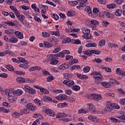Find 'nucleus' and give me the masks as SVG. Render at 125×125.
I'll list each match as a JSON object with an SVG mask.
<instances>
[{
    "label": "nucleus",
    "mask_w": 125,
    "mask_h": 125,
    "mask_svg": "<svg viewBox=\"0 0 125 125\" xmlns=\"http://www.w3.org/2000/svg\"><path fill=\"white\" fill-rule=\"evenodd\" d=\"M71 41H72V40H71V38H67L64 39L65 43H68L69 42H71Z\"/></svg>",
    "instance_id": "62"
},
{
    "label": "nucleus",
    "mask_w": 125,
    "mask_h": 125,
    "mask_svg": "<svg viewBox=\"0 0 125 125\" xmlns=\"http://www.w3.org/2000/svg\"><path fill=\"white\" fill-rule=\"evenodd\" d=\"M42 36L43 38H48L50 36V34L48 33L43 32H42Z\"/></svg>",
    "instance_id": "39"
},
{
    "label": "nucleus",
    "mask_w": 125,
    "mask_h": 125,
    "mask_svg": "<svg viewBox=\"0 0 125 125\" xmlns=\"http://www.w3.org/2000/svg\"><path fill=\"white\" fill-rule=\"evenodd\" d=\"M6 68L8 71H14V68L11 65H6Z\"/></svg>",
    "instance_id": "34"
},
{
    "label": "nucleus",
    "mask_w": 125,
    "mask_h": 125,
    "mask_svg": "<svg viewBox=\"0 0 125 125\" xmlns=\"http://www.w3.org/2000/svg\"><path fill=\"white\" fill-rule=\"evenodd\" d=\"M70 59H73V56L67 55L65 56V60H66V61L70 60Z\"/></svg>",
    "instance_id": "53"
},
{
    "label": "nucleus",
    "mask_w": 125,
    "mask_h": 125,
    "mask_svg": "<svg viewBox=\"0 0 125 125\" xmlns=\"http://www.w3.org/2000/svg\"><path fill=\"white\" fill-rule=\"evenodd\" d=\"M89 96H91L92 98H93L96 101H99V100H101L102 99V96L101 95L97 94H90Z\"/></svg>",
    "instance_id": "4"
},
{
    "label": "nucleus",
    "mask_w": 125,
    "mask_h": 125,
    "mask_svg": "<svg viewBox=\"0 0 125 125\" xmlns=\"http://www.w3.org/2000/svg\"><path fill=\"white\" fill-rule=\"evenodd\" d=\"M1 111H2V112H3L4 113H8V111H7V110H6L4 107H0V112H1Z\"/></svg>",
    "instance_id": "56"
},
{
    "label": "nucleus",
    "mask_w": 125,
    "mask_h": 125,
    "mask_svg": "<svg viewBox=\"0 0 125 125\" xmlns=\"http://www.w3.org/2000/svg\"><path fill=\"white\" fill-rule=\"evenodd\" d=\"M20 68H22L23 69H26V68H29V65L25 64V63H22L19 65Z\"/></svg>",
    "instance_id": "29"
},
{
    "label": "nucleus",
    "mask_w": 125,
    "mask_h": 125,
    "mask_svg": "<svg viewBox=\"0 0 125 125\" xmlns=\"http://www.w3.org/2000/svg\"><path fill=\"white\" fill-rule=\"evenodd\" d=\"M65 92L66 94H67L68 95H71L72 94V90L69 89L65 90Z\"/></svg>",
    "instance_id": "58"
},
{
    "label": "nucleus",
    "mask_w": 125,
    "mask_h": 125,
    "mask_svg": "<svg viewBox=\"0 0 125 125\" xmlns=\"http://www.w3.org/2000/svg\"><path fill=\"white\" fill-rule=\"evenodd\" d=\"M27 92L28 93H30L31 94H33L34 95V94H36V90L35 89H33L32 87H30L28 91H27Z\"/></svg>",
    "instance_id": "23"
},
{
    "label": "nucleus",
    "mask_w": 125,
    "mask_h": 125,
    "mask_svg": "<svg viewBox=\"0 0 125 125\" xmlns=\"http://www.w3.org/2000/svg\"><path fill=\"white\" fill-rule=\"evenodd\" d=\"M64 78L66 79V80H69L70 78H72V75L71 74H69L68 73H65Z\"/></svg>",
    "instance_id": "45"
},
{
    "label": "nucleus",
    "mask_w": 125,
    "mask_h": 125,
    "mask_svg": "<svg viewBox=\"0 0 125 125\" xmlns=\"http://www.w3.org/2000/svg\"><path fill=\"white\" fill-rule=\"evenodd\" d=\"M104 110L106 111V112H111L112 110H113V108L110 107L109 105H107L104 108Z\"/></svg>",
    "instance_id": "28"
},
{
    "label": "nucleus",
    "mask_w": 125,
    "mask_h": 125,
    "mask_svg": "<svg viewBox=\"0 0 125 125\" xmlns=\"http://www.w3.org/2000/svg\"><path fill=\"white\" fill-rule=\"evenodd\" d=\"M26 108H27L28 110H31V111H36V110H37V107L31 103L27 104Z\"/></svg>",
    "instance_id": "5"
},
{
    "label": "nucleus",
    "mask_w": 125,
    "mask_h": 125,
    "mask_svg": "<svg viewBox=\"0 0 125 125\" xmlns=\"http://www.w3.org/2000/svg\"><path fill=\"white\" fill-rule=\"evenodd\" d=\"M66 116L67 114L65 113H59L57 114L56 118H58V119H60V118L63 119V118L66 117Z\"/></svg>",
    "instance_id": "12"
},
{
    "label": "nucleus",
    "mask_w": 125,
    "mask_h": 125,
    "mask_svg": "<svg viewBox=\"0 0 125 125\" xmlns=\"http://www.w3.org/2000/svg\"><path fill=\"white\" fill-rule=\"evenodd\" d=\"M93 78H94L95 79H101H101H102V78H103V76H102V75L100 74L98 75L94 76Z\"/></svg>",
    "instance_id": "52"
},
{
    "label": "nucleus",
    "mask_w": 125,
    "mask_h": 125,
    "mask_svg": "<svg viewBox=\"0 0 125 125\" xmlns=\"http://www.w3.org/2000/svg\"><path fill=\"white\" fill-rule=\"evenodd\" d=\"M110 119L111 120L110 122H111V123H118V119L115 118L111 117Z\"/></svg>",
    "instance_id": "55"
},
{
    "label": "nucleus",
    "mask_w": 125,
    "mask_h": 125,
    "mask_svg": "<svg viewBox=\"0 0 125 125\" xmlns=\"http://www.w3.org/2000/svg\"><path fill=\"white\" fill-rule=\"evenodd\" d=\"M110 105V107L114 108V109H120V106H119L117 104H111Z\"/></svg>",
    "instance_id": "25"
},
{
    "label": "nucleus",
    "mask_w": 125,
    "mask_h": 125,
    "mask_svg": "<svg viewBox=\"0 0 125 125\" xmlns=\"http://www.w3.org/2000/svg\"><path fill=\"white\" fill-rule=\"evenodd\" d=\"M85 11H86V12H87V13H88L89 14H90L92 12L91 8H90V7L89 6H86L85 7Z\"/></svg>",
    "instance_id": "26"
},
{
    "label": "nucleus",
    "mask_w": 125,
    "mask_h": 125,
    "mask_svg": "<svg viewBox=\"0 0 125 125\" xmlns=\"http://www.w3.org/2000/svg\"><path fill=\"white\" fill-rule=\"evenodd\" d=\"M91 52H92V53H94L95 54H97V55L101 54V52H100V51L99 50H92Z\"/></svg>",
    "instance_id": "37"
},
{
    "label": "nucleus",
    "mask_w": 125,
    "mask_h": 125,
    "mask_svg": "<svg viewBox=\"0 0 125 125\" xmlns=\"http://www.w3.org/2000/svg\"><path fill=\"white\" fill-rule=\"evenodd\" d=\"M44 44L45 47H52V45L50 44V43L47 42H44Z\"/></svg>",
    "instance_id": "33"
},
{
    "label": "nucleus",
    "mask_w": 125,
    "mask_h": 125,
    "mask_svg": "<svg viewBox=\"0 0 125 125\" xmlns=\"http://www.w3.org/2000/svg\"><path fill=\"white\" fill-rule=\"evenodd\" d=\"M72 42H73L75 43V44H80L81 43V41L80 40L77 39V40H72Z\"/></svg>",
    "instance_id": "44"
},
{
    "label": "nucleus",
    "mask_w": 125,
    "mask_h": 125,
    "mask_svg": "<svg viewBox=\"0 0 125 125\" xmlns=\"http://www.w3.org/2000/svg\"><path fill=\"white\" fill-rule=\"evenodd\" d=\"M21 114L20 113H18L17 112H15L14 113H13L12 114V117H13V118H18L19 117H20V116H21Z\"/></svg>",
    "instance_id": "32"
},
{
    "label": "nucleus",
    "mask_w": 125,
    "mask_h": 125,
    "mask_svg": "<svg viewBox=\"0 0 125 125\" xmlns=\"http://www.w3.org/2000/svg\"><path fill=\"white\" fill-rule=\"evenodd\" d=\"M58 69L59 70H65L66 69V66H65V64H64V63H63V64L60 65Z\"/></svg>",
    "instance_id": "48"
},
{
    "label": "nucleus",
    "mask_w": 125,
    "mask_h": 125,
    "mask_svg": "<svg viewBox=\"0 0 125 125\" xmlns=\"http://www.w3.org/2000/svg\"><path fill=\"white\" fill-rule=\"evenodd\" d=\"M53 81V76H49L47 78V82L48 83L49 82H52Z\"/></svg>",
    "instance_id": "57"
},
{
    "label": "nucleus",
    "mask_w": 125,
    "mask_h": 125,
    "mask_svg": "<svg viewBox=\"0 0 125 125\" xmlns=\"http://www.w3.org/2000/svg\"><path fill=\"white\" fill-rule=\"evenodd\" d=\"M123 0H114V3H116V4H122V3H123Z\"/></svg>",
    "instance_id": "47"
},
{
    "label": "nucleus",
    "mask_w": 125,
    "mask_h": 125,
    "mask_svg": "<svg viewBox=\"0 0 125 125\" xmlns=\"http://www.w3.org/2000/svg\"><path fill=\"white\" fill-rule=\"evenodd\" d=\"M109 82L110 83H112V84H117L119 85L120 84V82L116 81V80L114 79L113 78H111L109 79Z\"/></svg>",
    "instance_id": "13"
},
{
    "label": "nucleus",
    "mask_w": 125,
    "mask_h": 125,
    "mask_svg": "<svg viewBox=\"0 0 125 125\" xmlns=\"http://www.w3.org/2000/svg\"><path fill=\"white\" fill-rule=\"evenodd\" d=\"M14 13L16 15V16L18 17L19 16V15H20V12H19V11H18V10H17V9H15L14 10Z\"/></svg>",
    "instance_id": "60"
},
{
    "label": "nucleus",
    "mask_w": 125,
    "mask_h": 125,
    "mask_svg": "<svg viewBox=\"0 0 125 125\" xmlns=\"http://www.w3.org/2000/svg\"><path fill=\"white\" fill-rule=\"evenodd\" d=\"M0 77L1 78H7V77H8V75H7V74L6 73H2L0 74Z\"/></svg>",
    "instance_id": "61"
},
{
    "label": "nucleus",
    "mask_w": 125,
    "mask_h": 125,
    "mask_svg": "<svg viewBox=\"0 0 125 125\" xmlns=\"http://www.w3.org/2000/svg\"><path fill=\"white\" fill-rule=\"evenodd\" d=\"M41 100L43 102H52V99L48 96L43 97Z\"/></svg>",
    "instance_id": "6"
},
{
    "label": "nucleus",
    "mask_w": 125,
    "mask_h": 125,
    "mask_svg": "<svg viewBox=\"0 0 125 125\" xmlns=\"http://www.w3.org/2000/svg\"><path fill=\"white\" fill-rule=\"evenodd\" d=\"M116 74L125 77V72L123 71V70H121L120 68H117Z\"/></svg>",
    "instance_id": "16"
},
{
    "label": "nucleus",
    "mask_w": 125,
    "mask_h": 125,
    "mask_svg": "<svg viewBox=\"0 0 125 125\" xmlns=\"http://www.w3.org/2000/svg\"><path fill=\"white\" fill-rule=\"evenodd\" d=\"M40 91H41V92H42V93H44V94H48V93H49V91H48V90L45 89L43 88L42 89L41 88Z\"/></svg>",
    "instance_id": "31"
},
{
    "label": "nucleus",
    "mask_w": 125,
    "mask_h": 125,
    "mask_svg": "<svg viewBox=\"0 0 125 125\" xmlns=\"http://www.w3.org/2000/svg\"><path fill=\"white\" fill-rule=\"evenodd\" d=\"M51 42L53 44H57L58 43V40L55 38L52 39Z\"/></svg>",
    "instance_id": "38"
},
{
    "label": "nucleus",
    "mask_w": 125,
    "mask_h": 125,
    "mask_svg": "<svg viewBox=\"0 0 125 125\" xmlns=\"http://www.w3.org/2000/svg\"><path fill=\"white\" fill-rule=\"evenodd\" d=\"M91 16L92 17V18H96L97 17H98V14L96 13H91Z\"/></svg>",
    "instance_id": "49"
},
{
    "label": "nucleus",
    "mask_w": 125,
    "mask_h": 125,
    "mask_svg": "<svg viewBox=\"0 0 125 125\" xmlns=\"http://www.w3.org/2000/svg\"><path fill=\"white\" fill-rule=\"evenodd\" d=\"M17 81L18 83H26V80L24 78L19 77L17 78Z\"/></svg>",
    "instance_id": "15"
},
{
    "label": "nucleus",
    "mask_w": 125,
    "mask_h": 125,
    "mask_svg": "<svg viewBox=\"0 0 125 125\" xmlns=\"http://www.w3.org/2000/svg\"><path fill=\"white\" fill-rule=\"evenodd\" d=\"M21 115H23V114H29V111L27 109H24L21 111Z\"/></svg>",
    "instance_id": "59"
},
{
    "label": "nucleus",
    "mask_w": 125,
    "mask_h": 125,
    "mask_svg": "<svg viewBox=\"0 0 125 125\" xmlns=\"http://www.w3.org/2000/svg\"><path fill=\"white\" fill-rule=\"evenodd\" d=\"M120 103L122 105H125V99H121Z\"/></svg>",
    "instance_id": "64"
},
{
    "label": "nucleus",
    "mask_w": 125,
    "mask_h": 125,
    "mask_svg": "<svg viewBox=\"0 0 125 125\" xmlns=\"http://www.w3.org/2000/svg\"><path fill=\"white\" fill-rule=\"evenodd\" d=\"M36 70H39V71H41L42 70V67L38 66H34L33 67H31L29 68V71L30 72H33V71H36Z\"/></svg>",
    "instance_id": "9"
},
{
    "label": "nucleus",
    "mask_w": 125,
    "mask_h": 125,
    "mask_svg": "<svg viewBox=\"0 0 125 125\" xmlns=\"http://www.w3.org/2000/svg\"><path fill=\"white\" fill-rule=\"evenodd\" d=\"M83 71H84V73H88V71H90V67L88 66H85L83 69Z\"/></svg>",
    "instance_id": "42"
},
{
    "label": "nucleus",
    "mask_w": 125,
    "mask_h": 125,
    "mask_svg": "<svg viewBox=\"0 0 125 125\" xmlns=\"http://www.w3.org/2000/svg\"><path fill=\"white\" fill-rule=\"evenodd\" d=\"M55 57H61V58H64L65 57V55L62 52H60L59 54H56L54 55Z\"/></svg>",
    "instance_id": "21"
},
{
    "label": "nucleus",
    "mask_w": 125,
    "mask_h": 125,
    "mask_svg": "<svg viewBox=\"0 0 125 125\" xmlns=\"http://www.w3.org/2000/svg\"><path fill=\"white\" fill-rule=\"evenodd\" d=\"M47 58L48 61H50L51 65H56L58 63V61L56 60V58L51 55H48Z\"/></svg>",
    "instance_id": "1"
},
{
    "label": "nucleus",
    "mask_w": 125,
    "mask_h": 125,
    "mask_svg": "<svg viewBox=\"0 0 125 125\" xmlns=\"http://www.w3.org/2000/svg\"><path fill=\"white\" fill-rule=\"evenodd\" d=\"M83 33L84 34V39H86L87 40H89L91 39V34H90V30L87 28H84L83 30Z\"/></svg>",
    "instance_id": "2"
},
{
    "label": "nucleus",
    "mask_w": 125,
    "mask_h": 125,
    "mask_svg": "<svg viewBox=\"0 0 125 125\" xmlns=\"http://www.w3.org/2000/svg\"><path fill=\"white\" fill-rule=\"evenodd\" d=\"M114 14L116 15V16H122V14H123V11H122L121 9H118L116 10Z\"/></svg>",
    "instance_id": "14"
},
{
    "label": "nucleus",
    "mask_w": 125,
    "mask_h": 125,
    "mask_svg": "<svg viewBox=\"0 0 125 125\" xmlns=\"http://www.w3.org/2000/svg\"><path fill=\"white\" fill-rule=\"evenodd\" d=\"M104 15H105V16H106V17H108V18H112L111 15V14H110V13L109 12H104Z\"/></svg>",
    "instance_id": "40"
},
{
    "label": "nucleus",
    "mask_w": 125,
    "mask_h": 125,
    "mask_svg": "<svg viewBox=\"0 0 125 125\" xmlns=\"http://www.w3.org/2000/svg\"><path fill=\"white\" fill-rule=\"evenodd\" d=\"M15 34L17 37V38H18V39H23V33H21V32L19 31H16L15 32Z\"/></svg>",
    "instance_id": "10"
},
{
    "label": "nucleus",
    "mask_w": 125,
    "mask_h": 125,
    "mask_svg": "<svg viewBox=\"0 0 125 125\" xmlns=\"http://www.w3.org/2000/svg\"><path fill=\"white\" fill-rule=\"evenodd\" d=\"M52 18H53L55 20H58V19H59V16H58L57 15V14H53V15H52Z\"/></svg>",
    "instance_id": "46"
},
{
    "label": "nucleus",
    "mask_w": 125,
    "mask_h": 125,
    "mask_svg": "<svg viewBox=\"0 0 125 125\" xmlns=\"http://www.w3.org/2000/svg\"><path fill=\"white\" fill-rule=\"evenodd\" d=\"M88 109L91 112L92 114H98L99 113L98 111L95 109V106L91 104H88Z\"/></svg>",
    "instance_id": "3"
},
{
    "label": "nucleus",
    "mask_w": 125,
    "mask_h": 125,
    "mask_svg": "<svg viewBox=\"0 0 125 125\" xmlns=\"http://www.w3.org/2000/svg\"><path fill=\"white\" fill-rule=\"evenodd\" d=\"M33 118H35V119H37V118H39L41 120L43 119V117L42 116V115L38 113L34 114Z\"/></svg>",
    "instance_id": "27"
},
{
    "label": "nucleus",
    "mask_w": 125,
    "mask_h": 125,
    "mask_svg": "<svg viewBox=\"0 0 125 125\" xmlns=\"http://www.w3.org/2000/svg\"><path fill=\"white\" fill-rule=\"evenodd\" d=\"M5 33H6V34H7L8 35H11V34H13V29L5 30Z\"/></svg>",
    "instance_id": "36"
},
{
    "label": "nucleus",
    "mask_w": 125,
    "mask_h": 125,
    "mask_svg": "<svg viewBox=\"0 0 125 125\" xmlns=\"http://www.w3.org/2000/svg\"><path fill=\"white\" fill-rule=\"evenodd\" d=\"M81 87L78 85H75L73 87L72 89L75 90V91H78Z\"/></svg>",
    "instance_id": "54"
},
{
    "label": "nucleus",
    "mask_w": 125,
    "mask_h": 125,
    "mask_svg": "<svg viewBox=\"0 0 125 125\" xmlns=\"http://www.w3.org/2000/svg\"><path fill=\"white\" fill-rule=\"evenodd\" d=\"M118 119H120L121 121H119V122H123V121H125V114H123L122 116H118L117 117Z\"/></svg>",
    "instance_id": "35"
},
{
    "label": "nucleus",
    "mask_w": 125,
    "mask_h": 125,
    "mask_svg": "<svg viewBox=\"0 0 125 125\" xmlns=\"http://www.w3.org/2000/svg\"><path fill=\"white\" fill-rule=\"evenodd\" d=\"M116 7H117V5H116L115 3H111L107 5V8H109V9L116 8Z\"/></svg>",
    "instance_id": "22"
},
{
    "label": "nucleus",
    "mask_w": 125,
    "mask_h": 125,
    "mask_svg": "<svg viewBox=\"0 0 125 125\" xmlns=\"http://www.w3.org/2000/svg\"><path fill=\"white\" fill-rule=\"evenodd\" d=\"M17 18H18V20H19V21H21V22H23L24 19H25V16L22 15H20L18 17H17Z\"/></svg>",
    "instance_id": "20"
},
{
    "label": "nucleus",
    "mask_w": 125,
    "mask_h": 125,
    "mask_svg": "<svg viewBox=\"0 0 125 125\" xmlns=\"http://www.w3.org/2000/svg\"><path fill=\"white\" fill-rule=\"evenodd\" d=\"M101 83L104 87H105L106 88H109L111 86L110 83L107 82H101Z\"/></svg>",
    "instance_id": "11"
},
{
    "label": "nucleus",
    "mask_w": 125,
    "mask_h": 125,
    "mask_svg": "<svg viewBox=\"0 0 125 125\" xmlns=\"http://www.w3.org/2000/svg\"><path fill=\"white\" fill-rule=\"evenodd\" d=\"M5 24L9 25V26H11V27H13V26H15V23L11 22V21H5Z\"/></svg>",
    "instance_id": "41"
},
{
    "label": "nucleus",
    "mask_w": 125,
    "mask_h": 125,
    "mask_svg": "<svg viewBox=\"0 0 125 125\" xmlns=\"http://www.w3.org/2000/svg\"><path fill=\"white\" fill-rule=\"evenodd\" d=\"M79 3V1H70L69 2V5H71L72 6H75V5H77Z\"/></svg>",
    "instance_id": "24"
},
{
    "label": "nucleus",
    "mask_w": 125,
    "mask_h": 125,
    "mask_svg": "<svg viewBox=\"0 0 125 125\" xmlns=\"http://www.w3.org/2000/svg\"><path fill=\"white\" fill-rule=\"evenodd\" d=\"M34 102L36 104H37L38 106H42V103L38 98L34 100Z\"/></svg>",
    "instance_id": "17"
},
{
    "label": "nucleus",
    "mask_w": 125,
    "mask_h": 125,
    "mask_svg": "<svg viewBox=\"0 0 125 125\" xmlns=\"http://www.w3.org/2000/svg\"><path fill=\"white\" fill-rule=\"evenodd\" d=\"M90 22L92 25H94V26H96V25H98V24H99V22L95 20L91 21Z\"/></svg>",
    "instance_id": "51"
},
{
    "label": "nucleus",
    "mask_w": 125,
    "mask_h": 125,
    "mask_svg": "<svg viewBox=\"0 0 125 125\" xmlns=\"http://www.w3.org/2000/svg\"><path fill=\"white\" fill-rule=\"evenodd\" d=\"M34 20H35L37 22H39V23H42V21L40 18L37 17V16H35L34 17Z\"/></svg>",
    "instance_id": "50"
},
{
    "label": "nucleus",
    "mask_w": 125,
    "mask_h": 125,
    "mask_svg": "<svg viewBox=\"0 0 125 125\" xmlns=\"http://www.w3.org/2000/svg\"><path fill=\"white\" fill-rule=\"evenodd\" d=\"M8 99L9 102H11V103H13L14 102H15L16 100H17V98H16L15 97H9Z\"/></svg>",
    "instance_id": "19"
},
{
    "label": "nucleus",
    "mask_w": 125,
    "mask_h": 125,
    "mask_svg": "<svg viewBox=\"0 0 125 125\" xmlns=\"http://www.w3.org/2000/svg\"><path fill=\"white\" fill-rule=\"evenodd\" d=\"M13 94L14 95H16V96H19L23 94V91L20 89H18L17 90H15L13 92Z\"/></svg>",
    "instance_id": "8"
},
{
    "label": "nucleus",
    "mask_w": 125,
    "mask_h": 125,
    "mask_svg": "<svg viewBox=\"0 0 125 125\" xmlns=\"http://www.w3.org/2000/svg\"><path fill=\"white\" fill-rule=\"evenodd\" d=\"M94 60L95 62H97L98 64H100V63H101V62H102V60H101V59H100L99 58L95 59Z\"/></svg>",
    "instance_id": "63"
},
{
    "label": "nucleus",
    "mask_w": 125,
    "mask_h": 125,
    "mask_svg": "<svg viewBox=\"0 0 125 125\" xmlns=\"http://www.w3.org/2000/svg\"><path fill=\"white\" fill-rule=\"evenodd\" d=\"M18 42V39L16 37H12L9 39V42L13 43H16Z\"/></svg>",
    "instance_id": "18"
},
{
    "label": "nucleus",
    "mask_w": 125,
    "mask_h": 125,
    "mask_svg": "<svg viewBox=\"0 0 125 125\" xmlns=\"http://www.w3.org/2000/svg\"><path fill=\"white\" fill-rule=\"evenodd\" d=\"M75 84V82L72 80H69V82L67 84V85H68L69 87H72L73 85Z\"/></svg>",
    "instance_id": "30"
},
{
    "label": "nucleus",
    "mask_w": 125,
    "mask_h": 125,
    "mask_svg": "<svg viewBox=\"0 0 125 125\" xmlns=\"http://www.w3.org/2000/svg\"><path fill=\"white\" fill-rule=\"evenodd\" d=\"M45 113V114H47V115H48V116H50L51 117H55V116H56L55 113L52 112L51 109H46Z\"/></svg>",
    "instance_id": "7"
},
{
    "label": "nucleus",
    "mask_w": 125,
    "mask_h": 125,
    "mask_svg": "<svg viewBox=\"0 0 125 125\" xmlns=\"http://www.w3.org/2000/svg\"><path fill=\"white\" fill-rule=\"evenodd\" d=\"M105 43H106V42H105V40H101L99 42L100 46H103L104 45H105Z\"/></svg>",
    "instance_id": "43"
}]
</instances>
